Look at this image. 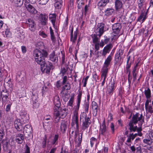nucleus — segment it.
Instances as JSON below:
<instances>
[{
    "label": "nucleus",
    "mask_w": 153,
    "mask_h": 153,
    "mask_svg": "<svg viewBox=\"0 0 153 153\" xmlns=\"http://www.w3.org/2000/svg\"><path fill=\"white\" fill-rule=\"evenodd\" d=\"M115 4L117 10L121 8L122 6L121 2L118 0H117L115 1Z\"/></svg>",
    "instance_id": "36"
},
{
    "label": "nucleus",
    "mask_w": 153,
    "mask_h": 153,
    "mask_svg": "<svg viewBox=\"0 0 153 153\" xmlns=\"http://www.w3.org/2000/svg\"><path fill=\"white\" fill-rule=\"evenodd\" d=\"M109 1V0H101L98 4V6L100 7H104Z\"/></svg>",
    "instance_id": "26"
},
{
    "label": "nucleus",
    "mask_w": 153,
    "mask_h": 153,
    "mask_svg": "<svg viewBox=\"0 0 153 153\" xmlns=\"http://www.w3.org/2000/svg\"><path fill=\"white\" fill-rule=\"evenodd\" d=\"M89 76H87L85 78V79L84 80V82L83 84V86L84 87H85L86 86V84H87V82L88 81V79L89 78Z\"/></svg>",
    "instance_id": "64"
},
{
    "label": "nucleus",
    "mask_w": 153,
    "mask_h": 153,
    "mask_svg": "<svg viewBox=\"0 0 153 153\" xmlns=\"http://www.w3.org/2000/svg\"><path fill=\"white\" fill-rule=\"evenodd\" d=\"M143 2V0H138V7L140 9L142 7Z\"/></svg>",
    "instance_id": "51"
},
{
    "label": "nucleus",
    "mask_w": 153,
    "mask_h": 153,
    "mask_svg": "<svg viewBox=\"0 0 153 153\" xmlns=\"http://www.w3.org/2000/svg\"><path fill=\"white\" fill-rule=\"evenodd\" d=\"M33 108H38L39 106V103L38 102V101H33Z\"/></svg>",
    "instance_id": "48"
},
{
    "label": "nucleus",
    "mask_w": 153,
    "mask_h": 153,
    "mask_svg": "<svg viewBox=\"0 0 153 153\" xmlns=\"http://www.w3.org/2000/svg\"><path fill=\"white\" fill-rule=\"evenodd\" d=\"M136 123L130 120L129 122L128 126L129 129L131 132H135L137 129V126Z\"/></svg>",
    "instance_id": "14"
},
{
    "label": "nucleus",
    "mask_w": 153,
    "mask_h": 153,
    "mask_svg": "<svg viewBox=\"0 0 153 153\" xmlns=\"http://www.w3.org/2000/svg\"><path fill=\"white\" fill-rule=\"evenodd\" d=\"M30 126L29 125H26L24 127L23 126V128L25 131H26V132L29 131L30 130Z\"/></svg>",
    "instance_id": "53"
},
{
    "label": "nucleus",
    "mask_w": 153,
    "mask_h": 153,
    "mask_svg": "<svg viewBox=\"0 0 153 153\" xmlns=\"http://www.w3.org/2000/svg\"><path fill=\"white\" fill-rule=\"evenodd\" d=\"M114 10L112 8H107L105 11V15L107 16L111 15L114 12Z\"/></svg>",
    "instance_id": "28"
},
{
    "label": "nucleus",
    "mask_w": 153,
    "mask_h": 153,
    "mask_svg": "<svg viewBox=\"0 0 153 153\" xmlns=\"http://www.w3.org/2000/svg\"><path fill=\"white\" fill-rule=\"evenodd\" d=\"M114 83L111 82L110 85L109 86L107 89V92L109 95H111L113 94L114 90Z\"/></svg>",
    "instance_id": "29"
},
{
    "label": "nucleus",
    "mask_w": 153,
    "mask_h": 153,
    "mask_svg": "<svg viewBox=\"0 0 153 153\" xmlns=\"http://www.w3.org/2000/svg\"><path fill=\"white\" fill-rule=\"evenodd\" d=\"M73 27H72L71 32V41L73 43H75L77 38V35L78 34V31L77 30L74 32V36H73Z\"/></svg>",
    "instance_id": "16"
},
{
    "label": "nucleus",
    "mask_w": 153,
    "mask_h": 153,
    "mask_svg": "<svg viewBox=\"0 0 153 153\" xmlns=\"http://www.w3.org/2000/svg\"><path fill=\"white\" fill-rule=\"evenodd\" d=\"M82 140V134H79V137L78 140V143L81 144Z\"/></svg>",
    "instance_id": "57"
},
{
    "label": "nucleus",
    "mask_w": 153,
    "mask_h": 153,
    "mask_svg": "<svg viewBox=\"0 0 153 153\" xmlns=\"http://www.w3.org/2000/svg\"><path fill=\"white\" fill-rule=\"evenodd\" d=\"M49 0H39V4L41 5L46 4Z\"/></svg>",
    "instance_id": "50"
},
{
    "label": "nucleus",
    "mask_w": 153,
    "mask_h": 153,
    "mask_svg": "<svg viewBox=\"0 0 153 153\" xmlns=\"http://www.w3.org/2000/svg\"><path fill=\"white\" fill-rule=\"evenodd\" d=\"M62 85H63L62 84V82L60 80L57 81L55 83L56 86L58 88H60Z\"/></svg>",
    "instance_id": "49"
},
{
    "label": "nucleus",
    "mask_w": 153,
    "mask_h": 153,
    "mask_svg": "<svg viewBox=\"0 0 153 153\" xmlns=\"http://www.w3.org/2000/svg\"><path fill=\"white\" fill-rule=\"evenodd\" d=\"M1 95L3 102L6 101V100L8 96V93L6 89H4L2 91Z\"/></svg>",
    "instance_id": "23"
},
{
    "label": "nucleus",
    "mask_w": 153,
    "mask_h": 153,
    "mask_svg": "<svg viewBox=\"0 0 153 153\" xmlns=\"http://www.w3.org/2000/svg\"><path fill=\"white\" fill-rule=\"evenodd\" d=\"M49 58L50 60L53 62H56L58 61V56L55 54V52L53 51L50 54Z\"/></svg>",
    "instance_id": "22"
},
{
    "label": "nucleus",
    "mask_w": 153,
    "mask_h": 153,
    "mask_svg": "<svg viewBox=\"0 0 153 153\" xmlns=\"http://www.w3.org/2000/svg\"><path fill=\"white\" fill-rule=\"evenodd\" d=\"M49 20L52 23L53 27L55 26L56 19V15L55 13H50L49 15Z\"/></svg>",
    "instance_id": "24"
},
{
    "label": "nucleus",
    "mask_w": 153,
    "mask_h": 153,
    "mask_svg": "<svg viewBox=\"0 0 153 153\" xmlns=\"http://www.w3.org/2000/svg\"><path fill=\"white\" fill-rule=\"evenodd\" d=\"M137 72L132 73L133 76V81H135L137 79Z\"/></svg>",
    "instance_id": "60"
},
{
    "label": "nucleus",
    "mask_w": 153,
    "mask_h": 153,
    "mask_svg": "<svg viewBox=\"0 0 153 153\" xmlns=\"http://www.w3.org/2000/svg\"><path fill=\"white\" fill-rule=\"evenodd\" d=\"M91 105L92 108L93 110V114L96 116L97 113L98 105L97 103L94 101L92 102Z\"/></svg>",
    "instance_id": "21"
},
{
    "label": "nucleus",
    "mask_w": 153,
    "mask_h": 153,
    "mask_svg": "<svg viewBox=\"0 0 153 153\" xmlns=\"http://www.w3.org/2000/svg\"><path fill=\"white\" fill-rule=\"evenodd\" d=\"M62 88V91L63 92L65 90H69L71 88V85L69 83H68L66 84H65Z\"/></svg>",
    "instance_id": "35"
},
{
    "label": "nucleus",
    "mask_w": 153,
    "mask_h": 153,
    "mask_svg": "<svg viewBox=\"0 0 153 153\" xmlns=\"http://www.w3.org/2000/svg\"><path fill=\"white\" fill-rule=\"evenodd\" d=\"M24 124L21 122L20 119H16L14 121V126L19 131H21L23 128V125Z\"/></svg>",
    "instance_id": "12"
},
{
    "label": "nucleus",
    "mask_w": 153,
    "mask_h": 153,
    "mask_svg": "<svg viewBox=\"0 0 153 153\" xmlns=\"http://www.w3.org/2000/svg\"><path fill=\"white\" fill-rule=\"evenodd\" d=\"M77 3L78 8L79 9H81L85 4V0H77Z\"/></svg>",
    "instance_id": "38"
},
{
    "label": "nucleus",
    "mask_w": 153,
    "mask_h": 153,
    "mask_svg": "<svg viewBox=\"0 0 153 153\" xmlns=\"http://www.w3.org/2000/svg\"><path fill=\"white\" fill-rule=\"evenodd\" d=\"M53 102L54 107L53 113L54 122L55 123L58 122L61 118L63 119L66 116L67 110L61 107L60 100L58 95H56L54 97Z\"/></svg>",
    "instance_id": "1"
},
{
    "label": "nucleus",
    "mask_w": 153,
    "mask_h": 153,
    "mask_svg": "<svg viewBox=\"0 0 153 153\" xmlns=\"http://www.w3.org/2000/svg\"><path fill=\"white\" fill-rule=\"evenodd\" d=\"M113 47L111 43L107 45L104 47L102 50V55L105 56L107 53H109Z\"/></svg>",
    "instance_id": "15"
},
{
    "label": "nucleus",
    "mask_w": 153,
    "mask_h": 153,
    "mask_svg": "<svg viewBox=\"0 0 153 153\" xmlns=\"http://www.w3.org/2000/svg\"><path fill=\"white\" fill-rule=\"evenodd\" d=\"M48 55V53L45 50L40 51L36 49L33 51V56L35 61L39 64H43L45 59V58L47 57Z\"/></svg>",
    "instance_id": "3"
},
{
    "label": "nucleus",
    "mask_w": 153,
    "mask_h": 153,
    "mask_svg": "<svg viewBox=\"0 0 153 153\" xmlns=\"http://www.w3.org/2000/svg\"><path fill=\"white\" fill-rule=\"evenodd\" d=\"M143 142L147 144L148 145H151L153 142L152 141V138H145L143 140Z\"/></svg>",
    "instance_id": "37"
},
{
    "label": "nucleus",
    "mask_w": 153,
    "mask_h": 153,
    "mask_svg": "<svg viewBox=\"0 0 153 153\" xmlns=\"http://www.w3.org/2000/svg\"><path fill=\"white\" fill-rule=\"evenodd\" d=\"M144 94L146 99L150 98L151 97V91L149 88H148L147 90H145Z\"/></svg>",
    "instance_id": "34"
},
{
    "label": "nucleus",
    "mask_w": 153,
    "mask_h": 153,
    "mask_svg": "<svg viewBox=\"0 0 153 153\" xmlns=\"http://www.w3.org/2000/svg\"><path fill=\"white\" fill-rule=\"evenodd\" d=\"M68 126L67 122L65 120H62L61 123L60 129L62 131H65L66 129Z\"/></svg>",
    "instance_id": "25"
},
{
    "label": "nucleus",
    "mask_w": 153,
    "mask_h": 153,
    "mask_svg": "<svg viewBox=\"0 0 153 153\" xmlns=\"http://www.w3.org/2000/svg\"><path fill=\"white\" fill-rule=\"evenodd\" d=\"M74 97L72 96L71 97L69 100V101L68 102V105L71 106H73V102H74Z\"/></svg>",
    "instance_id": "47"
},
{
    "label": "nucleus",
    "mask_w": 153,
    "mask_h": 153,
    "mask_svg": "<svg viewBox=\"0 0 153 153\" xmlns=\"http://www.w3.org/2000/svg\"><path fill=\"white\" fill-rule=\"evenodd\" d=\"M24 0H12V1L15 4H17L18 6H21L23 3Z\"/></svg>",
    "instance_id": "39"
},
{
    "label": "nucleus",
    "mask_w": 153,
    "mask_h": 153,
    "mask_svg": "<svg viewBox=\"0 0 153 153\" xmlns=\"http://www.w3.org/2000/svg\"><path fill=\"white\" fill-rule=\"evenodd\" d=\"M20 120L21 122L25 124L27 122L29 118L28 114H27V112L24 111H22L20 113Z\"/></svg>",
    "instance_id": "11"
},
{
    "label": "nucleus",
    "mask_w": 153,
    "mask_h": 153,
    "mask_svg": "<svg viewBox=\"0 0 153 153\" xmlns=\"http://www.w3.org/2000/svg\"><path fill=\"white\" fill-rule=\"evenodd\" d=\"M110 128L111 131L112 133L114 134V124L111 123V124Z\"/></svg>",
    "instance_id": "59"
},
{
    "label": "nucleus",
    "mask_w": 153,
    "mask_h": 153,
    "mask_svg": "<svg viewBox=\"0 0 153 153\" xmlns=\"http://www.w3.org/2000/svg\"><path fill=\"white\" fill-rule=\"evenodd\" d=\"M91 36L93 42L94 43L100 42L99 40L100 37H98V35L97 34H93Z\"/></svg>",
    "instance_id": "32"
},
{
    "label": "nucleus",
    "mask_w": 153,
    "mask_h": 153,
    "mask_svg": "<svg viewBox=\"0 0 153 153\" xmlns=\"http://www.w3.org/2000/svg\"><path fill=\"white\" fill-rule=\"evenodd\" d=\"M108 68H104L103 69L102 71V74L101 75V79L103 78H106L107 76V73L108 72Z\"/></svg>",
    "instance_id": "33"
},
{
    "label": "nucleus",
    "mask_w": 153,
    "mask_h": 153,
    "mask_svg": "<svg viewBox=\"0 0 153 153\" xmlns=\"http://www.w3.org/2000/svg\"><path fill=\"white\" fill-rule=\"evenodd\" d=\"M38 97L37 94H33V93L32 92L31 98L32 101H38Z\"/></svg>",
    "instance_id": "46"
},
{
    "label": "nucleus",
    "mask_w": 153,
    "mask_h": 153,
    "mask_svg": "<svg viewBox=\"0 0 153 153\" xmlns=\"http://www.w3.org/2000/svg\"><path fill=\"white\" fill-rule=\"evenodd\" d=\"M104 27V24L101 23L98 24L96 27L95 30V33L99 37H100L105 32Z\"/></svg>",
    "instance_id": "9"
},
{
    "label": "nucleus",
    "mask_w": 153,
    "mask_h": 153,
    "mask_svg": "<svg viewBox=\"0 0 153 153\" xmlns=\"http://www.w3.org/2000/svg\"><path fill=\"white\" fill-rule=\"evenodd\" d=\"M95 44L94 48L96 51H98L99 49L100 46L103 47L104 45V43L102 40L100 43L99 42L94 43Z\"/></svg>",
    "instance_id": "31"
},
{
    "label": "nucleus",
    "mask_w": 153,
    "mask_h": 153,
    "mask_svg": "<svg viewBox=\"0 0 153 153\" xmlns=\"http://www.w3.org/2000/svg\"><path fill=\"white\" fill-rule=\"evenodd\" d=\"M144 117L142 114H140L138 113L135 114H133L131 120L137 124L138 123L139 125L142 126V124L144 122Z\"/></svg>",
    "instance_id": "6"
},
{
    "label": "nucleus",
    "mask_w": 153,
    "mask_h": 153,
    "mask_svg": "<svg viewBox=\"0 0 153 153\" xmlns=\"http://www.w3.org/2000/svg\"><path fill=\"white\" fill-rule=\"evenodd\" d=\"M148 11L146 12H142L137 19V21L140 22L142 21L143 22L147 17Z\"/></svg>",
    "instance_id": "17"
},
{
    "label": "nucleus",
    "mask_w": 153,
    "mask_h": 153,
    "mask_svg": "<svg viewBox=\"0 0 153 153\" xmlns=\"http://www.w3.org/2000/svg\"><path fill=\"white\" fill-rule=\"evenodd\" d=\"M74 6V0H69L68 3V9H71Z\"/></svg>",
    "instance_id": "43"
},
{
    "label": "nucleus",
    "mask_w": 153,
    "mask_h": 153,
    "mask_svg": "<svg viewBox=\"0 0 153 153\" xmlns=\"http://www.w3.org/2000/svg\"><path fill=\"white\" fill-rule=\"evenodd\" d=\"M145 109L146 111H148V112L151 114L153 113V108L151 105L147 106L146 108H145Z\"/></svg>",
    "instance_id": "44"
},
{
    "label": "nucleus",
    "mask_w": 153,
    "mask_h": 153,
    "mask_svg": "<svg viewBox=\"0 0 153 153\" xmlns=\"http://www.w3.org/2000/svg\"><path fill=\"white\" fill-rule=\"evenodd\" d=\"M39 17L42 19V22L44 24H46L48 20V16L46 14H40L39 15Z\"/></svg>",
    "instance_id": "27"
},
{
    "label": "nucleus",
    "mask_w": 153,
    "mask_h": 153,
    "mask_svg": "<svg viewBox=\"0 0 153 153\" xmlns=\"http://www.w3.org/2000/svg\"><path fill=\"white\" fill-rule=\"evenodd\" d=\"M59 137L58 134H55V135L54 138L52 142V143L53 144L56 145L58 144V140Z\"/></svg>",
    "instance_id": "41"
},
{
    "label": "nucleus",
    "mask_w": 153,
    "mask_h": 153,
    "mask_svg": "<svg viewBox=\"0 0 153 153\" xmlns=\"http://www.w3.org/2000/svg\"><path fill=\"white\" fill-rule=\"evenodd\" d=\"M61 2H62L61 0H59V2L57 1L54 4V6L56 7H60L61 5Z\"/></svg>",
    "instance_id": "54"
},
{
    "label": "nucleus",
    "mask_w": 153,
    "mask_h": 153,
    "mask_svg": "<svg viewBox=\"0 0 153 153\" xmlns=\"http://www.w3.org/2000/svg\"><path fill=\"white\" fill-rule=\"evenodd\" d=\"M108 127L106 126L105 120L104 119L102 123L100 125L98 137L100 138L101 136H103V139H104L108 137Z\"/></svg>",
    "instance_id": "4"
},
{
    "label": "nucleus",
    "mask_w": 153,
    "mask_h": 153,
    "mask_svg": "<svg viewBox=\"0 0 153 153\" xmlns=\"http://www.w3.org/2000/svg\"><path fill=\"white\" fill-rule=\"evenodd\" d=\"M93 77L95 80H97V79H98V76H97L96 72H94L93 75Z\"/></svg>",
    "instance_id": "58"
},
{
    "label": "nucleus",
    "mask_w": 153,
    "mask_h": 153,
    "mask_svg": "<svg viewBox=\"0 0 153 153\" xmlns=\"http://www.w3.org/2000/svg\"><path fill=\"white\" fill-rule=\"evenodd\" d=\"M123 53V51L121 49H119L115 54L114 57V64L120 66L122 64L123 61H121L122 58L121 56Z\"/></svg>",
    "instance_id": "7"
},
{
    "label": "nucleus",
    "mask_w": 153,
    "mask_h": 153,
    "mask_svg": "<svg viewBox=\"0 0 153 153\" xmlns=\"http://www.w3.org/2000/svg\"><path fill=\"white\" fill-rule=\"evenodd\" d=\"M25 7L27 10L32 14H35L37 13V11L34 7L29 3L25 4Z\"/></svg>",
    "instance_id": "13"
},
{
    "label": "nucleus",
    "mask_w": 153,
    "mask_h": 153,
    "mask_svg": "<svg viewBox=\"0 0 153 153\" xmlns=\"http://www.w3.org/2000/svg\"><path fill=\"white\" fill-rule=\"evenodd\" d=\"M82 96V92L81 91H79L76 99V105L75 106L76 108L74 112V115L72 119L71 126H72L76 127V130L78 131L79 126L78 124V114L80 104L81 102Z\"/></svg>",
    "instance_id": "2"
},
{
    "label": "nucleus",
    "mask_w": 153,
    "mask_h": 153,
    "mask_svg": "<svg viewBox=\"0 0 153 153\" xmlns=\"http://www.w3.org/2000/svg\"><path fill=\"white\" fill-rule=\"evenodd\" d=\"M27 23L29 26L30 30L31 31H34L36 28L34 21L33 20L29 19L27 22Z\"/></svg>",
    "instance_id": "18"
},
{
    "label": "nucleus",
    "mask_w": 153,
    "mask_h": 153,
    "mask_svg": "<svg viewBox=\"0 0 153 153\" xmlns=\"http://www.w3.org/2000/svg\"><path fill=\"white\" fill-rule=\"evenodd\" d=\"M137 136V134H134L133 133L130 134L129 135L127 136L128 139L126 142L131 143V141L133 140Z\"/></svg>",
    "instance_id": "30"
},
{
    "label": "nucleus",
    "mask_w": 153,
    "mask_h": 153,
    "mask_svg": "<svg viewBox=\"0 0 153 153\" xmlns=\"http://www.w3.org/2000/svg\"><path fill=\"white\" fill-rule=\"evenodd\" d=\"M24 140V137L22 134H18L16 136V140L19 144H21Z\"/></svg>",
    "instance_id": "20"
},
{
    "label": "nucleus",
    "mask_w": 153,
    "mask_h": 153,
    "mask_svg": "<svg viewBox=\"0 0 153 153\" xmlns=\"http://www.w3.org/2000/svg\"><path fill=\"white\" fill-rule=\"evenodd\" d=\"M12 104V103L10 102H9L6 106L5 111L6 112L10 111L11 109V107Z\"/></svg>",
    "instance_id": "42"
},
{
    "label": "nucleus",
    "mask_w": 153,
    "mask_h": 153,
    "mask_svg": "<svg viewBox=\"0 0 153 153\" xmlns=\"http://www.w3.org/2000/svg\"><path fill=\"white\" fill-rule=\"evenodd\" d=\"M113 54L111 53L105 59L104 63V68H108L107 67L110 64V62L112 59V56Z\"/></svg>",
    "instance_id": "19"
},
{
    "label": "nucleus",
    "mask_w": 153,
    "mask_h": 153,
    "mask_svg": "<svg viewBox=\"0 0 153 153\" xmlns=\"http://www.w3.org/2000/svg\"><path fill=\"white\" fill-rule=\"evenodd\" d=\"M82 117H84V120L83 121L82 124V129L84 130L88 128L91 123V121L89 118L87 117L85 113H82L81 115L80 118H81Z\"/></svg>",
    "instance_id": "8"
},
{
    "label": "nucleus",
    "mask_w": 153,
    "mask_h": 153,
    "mask_svg": "<svg viewBox=\"0 0 153 153\" xmlns=\"http://www.w3.org/2000/svg\"><path fill=\"white\" fill-rule=\"evenodd\" d=\"M128 83H129V85H130L131 82V80L132 79V77L131 76V75L130 74V73L128 74Z\"/></svg>",
    "instance_id": "56"
},
{
    "label": "nucleus",
    "mask_w": 153,
    "mask_h": 153,
    "mask_svg": "<svg viewBox=\"0 0 153 153\" xmlns=\"http://www.w3.org/2000/svg\"><path fill=\"white\" fill-rule=\"evenodd\" d=\"M43 64H39L41 66V70L42 72H45L47 74H49L51 69L53 68V66L52 63L50 62H45V59L44 60Z\"/></svg>",
    "instance_id": "5"
},
{
    "label": "nucleus",
    "mask_w": 153,
    "mask_h": 153,
    "mask_svg": "<svg viewBox=\"0 0 153 153\" xmlns=\"http://www.w3.org/2000/svg\"><path fill=\"white\" fill-rule=\"evenodd\" d=\"M62 56V65H64L65 64V54L63 53L62 51H61Z\"/></svg>",
    "instance_id": "52"
},
{
    "label": "nucleus",
    "mask_w": 153,
    "mask_h": 153,
    "mask_svg": "<svg viewBox=\"0 0 153 153\" xmlns=\"http://www.w3.org/2000/svg\"><path fill=\"white\" fill-rule=\"evenodd\" d=\"M67 77L66 76H65L63 78V81L62 82V84L64 85L66 84V82L67 81Z\"/></svg>",
    "instance_id": "63"
},
{
    "label": "nucleus",
    "mask_w": 153,
    "mask_h": 153,
    "mask_svg": "<svg viewBox=\"0 0 153 153\" xmlns=\"http://www.w3.org/2000/svg\"><path fill=\"white\" fill-rule=\"evenodd\" d=\"M89 107V104L88 102H85L84 106V108L85 110V112H84V113H88V108Z\"/></svg>",
    "instance_id": "45"
},
{
    "label": "nucleus",
    "mask_w": 153,
    "mask_h": 153,
    "mask_svg": "<svg viewBox=\"0 0 153 153\" xmlns=\"http://www.w3.org/2000/svg\"><path fill=\"white\" fill-rule=\"evenodd\" d=\"M26 149L25 150L24 153H30V149L28 146L26 145H25Z\"/></svg>",
    "instance_id": "62"
},
{
    "label": "nucleus",
    "mask_w": 153,
    "mask_h": 153,
    "mask_svg": "<svg viewBox=\"0 0 153 153\" xmlns=\"http://www.w3.org/2000/svg\"><path fill=\"white\" fill-rule=\"evenodd\" d=\"M39 34L40 36H42L43 38H46L47 36L46 33L43 31H39Z\"/></svg>",
    "instance_id": "55"
},
{
    "label": "nucleus",
    "mask_w": 153,
    "mask_h": 153,
    "mask_svg": "<svg viewBox=\"0 0 153 153\" xmlns=\"http://www.w3.org/2000/svg\"><path fill=\"white\" fill-rule=\"evenodd\" d=\"M121 28V25L119 23H115L112 25V30L113 33L116 34L114 35L116 39H117L119 36L120 35H118V34Z\"/></svg>",
    "instance_id": "10"
},
{
    "label": "nucleus",
    "mask_w": 153,
    "mask_h": 153,
    "mask_svg": "<svg viewBox=\"0 0 153 153\" xmlns=\"http://www.w3.org/2000/svg\"><path fill=\"white\" fill-rule=\"evenodd\" d=\"M16 79L19 82L22 81L24 79L23 76L22 75L21 72L18 73L16 76Z\"/></svg>",
    "instance_id": "40"
},
{
    "label": "nucleus",
    "mask_w": 153,
    "mask_h": 153,
    "mask_svg": "<svg viewBox=\"0 0 153 153\" xmlns=\"http://www.w3.org/2000/svg\"><path fill=\"white\" fill-rule=\"evenodd\" d=\"M4 133L3 130H0V141L3 138Z\"/></svg>",
    "instance_id": "61"
}]
</instances>
